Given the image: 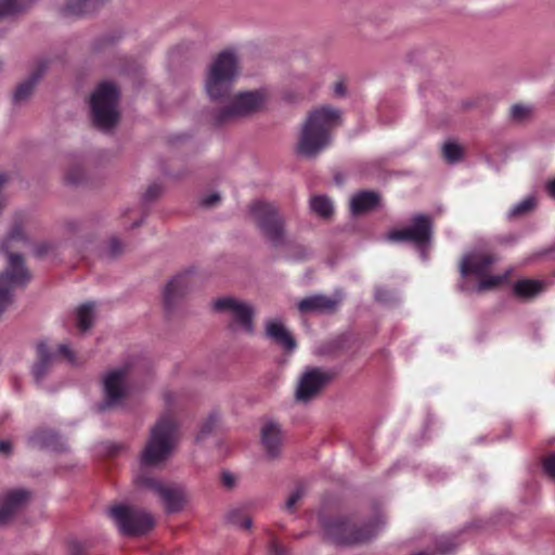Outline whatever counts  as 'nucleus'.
<instances>
[{
    "label": "nucleus",
    "instance_id": "nucleus-54",
    "mask_svg": "<svg viewBox=\"0 0 555 555\" xmlns=\"http://www.w3.org/2000/svg\"><path fill=\"white\" fill-rule=\"evenodd\" d=\"M139 224H140V222H134L133 227H138Z\"/></svg>",
    "mask_w": 555,
    "mask_h": 555
},
{
    "label": "nucleus",
    "instance_id": "nucleus-4",
    "mask_svg": "<svg viewBox=\"0 0 555 555\" xmlns=\"http://www.w3.org/2000/svg\"><path fill=\"white\" fill-rule=\"evenodd\" d=\"M496 260L493 254L465 256L460 264L459 288L465 293H482L501 285L505 276L489 275L490 268Z\"/></svg>",
    "mask_w": 555,
    "mask_h": 555
},
{
    "label": "nucleus",
    "instance_id": "nucleus-1",
    "mask_svg": "<svg viewBox=\"0 0 555 555\" xmlns=\"http://www.w3.org/2000/svg\"><path fill=\"white\" fill-rule=\"evenodd\" d=\"M238 75L236 56L229 51L217 55L212 62L205 88L209 98L223 104L212 114L216 126H222L232 120L260 111L267 101V93L262 90L240 92L232 96L234 80Z\"/></svg>",
    "mask_w": 555,
    "mask_h": 555
},
{
    "label": "nucleus",
    "instance_id": "nucleus-26",
    "mask_svg": "<svg viewBox=\"0 0 555 555\" xmlns=\"http://www.w3.org/2000/svg\"><path fill=\"white\" fill-rule=\"evenodd\" d=\"M310 207L318 216L326 219L333 214V204L328 197L324 195H315L310 201Z\"/></svg>",
    "mask_w": 555,
    "mask_h": 555
},
{
    "label": "nucleus",
    "instance_id": "nucleus-6",
    "mask_svg": "<svg viewBox=\"0 0 555 555\" xmlns=\"http://www.w3.org/2000/svg\"><path fill=\"white\" fill-rule=\"evenodd\" d=\"M119 92L112 82H101L90 96L93 125L101 130H111L119 118L117 109Z\"/></svg>",
    "mask_w": 555,
    "mask_h": 555
},
{
    "label": "nucleus",
    "instance_id": "nucleus-47",
    "mask_svg": "<svg viewBox=\"0 0 555 555\" xmlns=\"http://www.w3.org/2000/svg\"><path fill=\"white\" fill-rule=\"evenodd\" d=\"M298 255L295 257L297 260H304L308 257V249L304 246H297Z\"/></svg>",
    "mask_w": 555,
    "mask_h": 555
},
{
    "label": "nucleus",
    "instance_id": "nucleus-29",
    "mask_svg": "<svg viewBox=\"0 0 555 555\" xmlns=\"http://www.w3.org/2000/svg\"><path fill=\"white\" fill-rule=\"evenodd\" d=\"M231 326L234 331L251 333L254 330L253 314H234Z\"/></svg>",
    "mask_w": 555,
    "mask_h": 555
},
{
    "label": "nucleus",
    "instance_id": "nucleus-34",
    "mask_svg": "<svg viewBox=\"0 0 555 555\" xmlns=\"http://www.w3.org/2000/svg\"><path fill=\"white\" fill-rule=\"evenodd\" d=\"M104 309L101 302L95 300H87L79 305L74 312H94V310Z\"/></svg>",
    "mask_w": 555,
    "mask_h": 555
},
{
    "label": "nucleus",
    "instance_id": "nucleus-38",
    "mask_svg": "<svg viewBox=\"0 0 555 555\" xmlns=\"http://www.w3.org/2000/svg\"><path fill=\"white\" fill-rule=\"evenodd\" d=\"M162 193V186L157 183L151 184L144 193V199L150 202L156 199Z\"/></svg>",
    "mask_w": 555,
    "mask_h": 555
},
{
    "label": "nucleus",
    "instance_id": "nucleus-45",
    "mask_svg": "<svg viewBox=\"0 0 555 555\" xmlns=\"http://www.w3.org/2000/svg\"><path fill=\"white\" fill-rule=\"evenodd\" d=\"M271 554L272 555H286V551L282 545H280L278 543H272Z\"/></svg>",
    "mask_w": 555,
    "mask_h": 555
},
{
    "label": "nucleus",
    "instance_id": "nucleus-9",
    "mask_svg": "<svg viewBox=\"0 0 555 555\" xmlns=\"http://www.w3.org/2000/svg\"><path fill=\"white\" fill-rule=\"evenodd\" d=\"M109 516L124 535L144 534L155 525V520L150 513L124 504L112 507Z\"/></svg>",
    "mask_w": 555,
    "mask_h": 555
},
{
    "label": "nucleus",
    "instance_id": "nucleus-27",
    "mask_svg": "<svg viewBox=\"0 0 555 555\" xmlns=\"http://www.w3.org/2000/svg\"><path fill=\"white\" fill-rule=\"evenodd\" d=\"M35 0H0V18L28 8Z\"/></svg>",
    "mask_w": 555,
    "mask_h": 555
},
{
    "label": "nucleus",
    "instance_id": "nucleus-30",
    "mask_svg": "<svg viewBox=\"0 0 555 555\" xmlns=\"http://www.w3.org/2000/svg\"><path fill=\"white\" fill-rule=\"evenodd\" d=\"M534 204L535 202L532 197L525 198L512 208L511 215L513 217L525 215L534 207Z\"/></svg>",
    "mask_w": 555,
    "mask_h": 555
},
{
    "label": "nucleus",
    "instance_id": "nucleus-22",
    "mask_svg": "<svg viewBox=\"0 0 555 555\" xmlns=\"http://www.w3.org/2000/svg\"><path fill=\"white\" fill-rule=\"evenodd\" d=\"M38 361L33 366V375L36 383H40L49 371V367L54 359V354L48 350L46 343L37 345Z\"/></svg>",
    "mask_w": 555,
    "mask_h": 555
},
{
    "label": "nucleus",
    "instance_id": "nucleus-14",
    "mask_svg": "<svg viewBox=\"0 0 555 555\" xmlns=\"http://www.w3.org/2000/svg\"><path fill=\"white\" fill-rule=\"evenodd\" d=\"M331 376L327 372L311 367L300 377L296 390V397L300 401L310 400L328 380Z\"/></svg>",
    "mask_w": 555,
    "mask_h": 555
},
{
    "label": "nucleus",
    "instance_id": "nucleus-37",
    "mask_svg": "<svg viewBox=\"0 0 555 555\" xmlns=\"http://www.w3.org/2000/svg\"><path fill=\"white\" fill-rule=\"evenodd\" d=\"M304 490L301 487H297L288 496L285 506L287 509L292 511L295 504L299 501V499L302 496Z\"/></svg>",
    "mask_w": 555,
    "mask_h": 555
},
{
    "label": "nucleus",
    "instance_id": "nucleus-44",
    "mask_svg": "<svg viewBox=\"0 0 555 555\" xmlns=\"http://www.w3.org/2000/svg\"><path fill=\"white\" fill-rule=\"evenodd\" d=\"M52 248V245L49 243H41L36 247V255L38 257H41L46 254H48Z\"/></svg>",
    "mask_w": 555,
    "mask_h": 555
},
{
    "label": "nucleus",
    "instance_id": "nucleus-17",
    "mask_svg": "<svg viewBox=\"0 0 555 555\" xmlns=\"http://www.w3.org/2000/svg\"><path fill=\"white\" fill-rule=\"evenodd\" d=\"M261 441L267 453L272 457L276 456L283 443V434L280 426L272 421L266 422L261 428Z\"/></svg>",
    "mask_w": 555,
    "mask_h": 555
},
{
    "label": "nucleus",
    "instance_id": "nucleus-28",
    "mask_svg": "<svg viewBox=\"0 0 555 555\" xmlns=\"http://www.w3.org/2000/svg\"><path fill=\"white\" fill-rule=\"evenodd\" d=\"M442 154L448 163L454 164L462 158L463 149L456 143L447 142L442 147Z\"/></svg>",
    "mask_w": 555,
    "mask_h": 555
},
{
    "label": "nucleus",
    "instance_id": "nucleus-36",
    "mask_svg": "<svg viewBox=\"0 0 555 555\" xmlns=\"http://www.w3.org/2000/svg\"><path fill=\"white\" fill-rule=\"evenodd\" d=\"M375 298L384 304L386 302H390L395 299V295L393 293L382 286V288H377L376 292H375Z\"/></svg>",
    "mask_w": 555,
    "mask_h": 555
},
{
    "label": "nucleus",
    "instance_id": "nucleus-43",
    "mask_svg": "<svg viewBox=\"0 0 555 555\" xmlns=\"http://www.w3.org/2000/svg\"><path fill=\"white\" fill-rule=\"evenodd\" d=\"M221 478H222V483H223L225 487H228V488L233 487V486H234V483H235V477H234V475H232V474H231V473H229V472H224V473H222Z\"/></svg>",
    "mask_w": 555,
    "mask_h": 555
},
{
    "label": "nucleus",
    "instance_id": "nucleus-46",
    "mask_svg": "<svg viewBox=\"0 0 555 555\" xmlns=\"http://www.w3.org/2000/svg\"><path fill=\"white\" fill-rule=\"evenodd\" d=\"M334 92L337 96H343L346 93V88L343 81L335 83Z\"/></svg>",
    "mask_w": 555,
    "mask_h": 555
},
{
    "label": "nucleus",
    "instance_id": "nucleus-18",
    "mask_svg": "<svg viewBox=\"0 0 555 555\" xmlns=\"http://www.w3.org/2000/svg\"><path fill=\"white\" fill-rule=\"evenodd\" d=\"M266 335L286 351H293L296 348L294 337L280 321H268L266 324Z\"/></svg>",
    "mask_w": 555,
    "mask_h": 555
},
{
    "label": "nucleus",
    "instance_id": "nucleus-20",
    "mask_svg": "<svg viewBox=\"0 0 555 555\" xmlns=\"http://www.w3.org/2000/svg\"><path fill=\"white\" fill-rule=\"evenodd\" d=\"M29 442L33 447L53 451H59L63 448L61 437L53 430L49 429L37 430L30 436Z\"/></svg>",
    "mask_w": 555,
    "mask_h": 555
},
{
    "label": "nucleus",
    "instance_id": "nucleus-39",
    "mask_svg": "<svg viewBox=\"0 0 555 555\" xmlns=\"http://www.w3.org/2000/svg\"><path fill=\"white\" fill-rule=\"evenodd\" d=\"M57 351L61 356H63L67 362H69L70 364H76V358H75V353L72 349H69V347L67 345H60L59 348H57Z\"/></svg>",
    "mask_w": 555,
    "mask_h": 555
},
{
    "label": "nucleus",
    "instance_id": "nucleus-7",
    "mask_svg": "<svg viewBox=\"0 0 555 555\" xmlns=\"http://www.w3.org/2000/svg\"><path fill=\"white\" fill-rule=\"evenodd\" d=\"M384 521L380 518L356 528L349 519L337 518L326 520L323 524L325 534L338 545H354L364 543L377 535L383 528Z\"/></svg>",
    "mask_w": 555,
    "mask_h": 555
},
{
    "label": "nucleus",
    "instance_id": "nucleus-50",
    "mask_svg": "<svg viewBox=\"0 0 555 555\" xmlns=\"http://www.w3.org/2000/svg\"><path fill=\"white\" fill-rule=\"evenodd\" d=\"M240 526L244 529H249L251 527V519L248 517L244 518Z\"/></svg>",
    "mask_w": 555,
    "mask_h": 555
},
{
    "label": "nucleus",
    "instance_id": "nucleus-8",
    "mask_svg": "<svg viewBox=\"0 0 555 555\" xmlns=\"http://www.w3.org/2000/svg\"><path fill=\"white\" fill-rule=\"evenodd\" d=\"M250 214L263 236L274 248L286 245L284 219L271 203L258 201L250 206Z\"/></svg>",
    "mask_w": 555,
    "mask_h": 555
},
{
    "label": "nucleus",
    "instance_id": "nucleus-11",
    "mask_svg": "<svg viewBox=\"0 0 555 555\" xmlns=\"http://www.w3.org/2000/svg\"><path fill=\"white\" fill-rule=\"evenodd\" d=\"M139 483L160 498L167 513L179 512L186 503V494L181 486L163 485L153 478H141Z\"/></svg>",
    "mask_w": 555,
    "mask_h": 555
},
{
    "label": "nucleus",
    "instance_id": "nucleus-15",
    "mask_svg": "<svg viewBox=\"0 0 555 555\" xmlns=\"http://www.w3.org/2000/svg\"><path fill=\"white\" fill-rule=\"evenodd\" d=\"M29 499V492L23 489L12 490L0 498V527L21 511Z\"/></svg>",
    "mask_w": 555,
    "mask_h": 555
},
{
    "label": "nucleus",
    "instance_id": "nucleus-25",
    "mask_svg": "<svg viewBox=\"0 0 555 555\" xmlns=\"http://www.w3.org/2000/svg\"><path fill=\"white\" fill-rule=\"evenodd\" d=\"M96 0H68L64 7L66 15L79 16L95 9Z\"/></svg>",
    "mask_w": 555,
    "mask_h": 555
},
{
    "label": "nucleus",
    "instance_id": "nucleus-2",
    "mask_svg": "<svg viewBox=\"0 0 555 555\" xmlns=\"http://www.w3.org/2000/svg\"><path fill=\"white\" fill-rule=\"evenodd\" d=\"M340 125V112L331 106L311 111L299 133L297 152L304 157H315L332 141L333 130Z\"/></svg>",
    "mask_w": 555,
    "mask_h": 555
},
{
    "label": "nucleus",
    "instance_id": "nucleus-3",
    "mask_svg": "<svg viewBox=\"0 0 555 555\" xmlns=\"http://www.w3.org/2000/svg\"><path fill=\"white\" fill-rule=\"evenodd\" d=\"M14 241H26L22 221L18 219L15 220L10 233L1 244V249L8 255V266L0 273V312H3L11 304L13 291L24 288L31 279L22 255L9 251L10 244Z\"/></svg>",
    "mask_w": 555,
    "mask_h": 555
},
{
    "label": "nucleus",
    "instance_id": "nucleus-13",
    "mask_svg": "<svg viewBox=\"0 0 555 555\" xmlns=\"http://www.w3.org/2000/svg\"><path fill=\"white\" fill-rule=\"evenodd\" d=\"M127 375L128 369H117L109 371L103 380L105 391V402L100 404V410H104L108 405L119 403L120 399L127 393Z\"/></svg>",
    "mask_w": 555,
    "mask_h": 555
},
{
    "label": "nucleus",
    "instance_id": "nucleus-53",
    "mask_svg": "<svg viewBox=\"0 0 555 555\" xmlns=\"http://www.w3.org/2000/svg\"><path fill=\"white\" fill-rule=\"evenodd\" d=\"M229 520L233 524H236V520L234 519V515L233 514H230L229 516Z\"/></svg>",
    "mask_w": 555,
    "mask_h": 555
},
{
    "label": "nucleus",
    "instance_id": "nucleus-40",
    "mask_svg": "<svg viewBox=\"0 0 555 555\" xmlns=\"http://www.w3.org/2000/svg\"><path fill=\"white\" fill-rule=\"evenodd\" d=\"M109 253L113 257H116L122 253V243L118 238L113 237L109 241Z\"/></svg>",
    "mask_w": 555,
    "mask_h": 555
},
{
    "label": "nucleus",
    "instance_id": "nucleus-5",
    "mask_svg": "<svg viewBox=\"0 0 555 555\" xmlns=\"http://www.w3.org/2000/svg\"><path fill=\"white\" fill-rule=\"evenodd\" d=\"M177 444V424L173 418L164 414L151 429L150 437L140 455L143 467L157 466L165 462Z\"/></svg>",
    "mask_w": 555,
    "mask_h": 555
},
{
    "label": "nucleus",
    "instance_id": "nucleus-41",
    "mask_svg": "<svg viewBox=\"0 0 555 555\" xmlns=\"http://www.w3.org/2000/svg\"><path fill=\"white\" fill-rule=\"evenodd\" d=\"M544 469L551 477L555 478V454L545 459Z\"/></svg>",
    "mask_w": 555,
    "mask_h": 555
},
{
    "label": "nucleus",
    "instance_id": "nucleus-49",
    "mask_svg": "<svg viewBox=\"0 0 555 555\" xmlns=\"http://www.w3.org/2000/svg\"><path fill=\"white\" fill-rule=\"evenodd\" d=\"M546 190L548 194L555 198V178L547 183Z\"/></svg>",
    "mask_w": 555,
    "mask_h": 555
},
{
    "label": "nucleus",
    "instance_id": "nucleus-32",
    "mask_svg": "<svg viewBox=\"0 0 555 555\" xmlns=\"http://www.w3.org/2000/svg\"><path fill=\"white\" fill-rule=\"evenodd\" d=\"M76 325L79 332H87L94 323V314H76Z\"/></svg>",
    "mask_w": 555,
    "mask_h": 555
},
{
    "label": "nucleus",
    "instance_id": "nucleus-48",
    "mask_svg": "<svg viewBox=\"0 0 555 555\" xmlns=\"http://www.w3.org/2000/svg\"><path fill=\"white\" fill-rule=\"evenodd\" d=\"M11 450V443L7 440L0 441V452L9 453Z\"/></svg>",
    "mask_w": 555,
    "mask_h": 555
},
{
    "label": "nucleus",
    "instance_id": "nucleus-51",
    "mask_svg": "<svg viewBox=\"0 0 555 555\" xmlns=\"http://www.w3.org/2000/svg\"><path fill=\"white\" fill-rule=\"evenodd\" d=\"M451 550H452V547H450V546H442V545H440V546H439V551H440L441 553H448V552H450Z\"/></svg>",
    "mask_w": 555,
    "mask_h": 555
},
{
    "label": "nucleus",
    "instance_id": "nucleus-42",
    "mask_svg": "<svg viewBox=\"0 0 555 555\" xmlns=\"http://www.w3.org/2000/svg\"><path fill=\"white\" fill-rule=\"evenodd\" d=\"M219 201H220L219 194L212 193V194H210L208 196L203 197L202 201H201V205L204 206V207H211L216 203H218Z\"/></svg>",
    "mask_w": 555,
    "mask_h": 555
},
{
    "label": "nucleus",
    "instance_id": "nucleus-19",
    "mask_svg": "<svg viewBox=\"0 0 555 555\" xmlns=\"http://www.w3.org/2000/svg\"><path fill=\"white\" fill-rule=\"evenodd\" d=\"M47 67H48V64L46 61L38 62L37 66L31 72L30 76L16 87L15 92H14V101L15 102L25 101L30 96L35 86L37 85L39 79L42 77Z\"/></svg>",
    "mask_w": 555,
    "mask_h": 555
},
{
    "label": "nucleus",
    "instance_id": "nucleus-10",
    "mask_svg": "<svg viewBox=\"0 0 555 555\" xmlns=\"http://www.w3.org/2000/svg\"><path fill=\"white\" fill-rule=\"evenodd\" d=\"M433 234V224L428 216L420 214L412 218V224L402 229H393L387 233L390 242H411L417 246L429 243Z\"/></svg>",
    "mask_w": 555,
    "mask_h": 555
},
{
    "label": "nucleus",
    "instance_id": "nucleus-23",
    "mask_svg": "<svg viewBox=\"0 0 555 555\" xmlns=\"http://www.w3.org/2000/svg\"><path fill=\"white\" fill-rule=\"evenodd\" d=\"M544 288V284L537 280H519L514 285V293L521 299H531L540 294Z\"/></svg>",
    "mask_w": 555,
    "mask_h": 555
},
{
    "label": "nucleus",
    "instance_id": "nucleus-31",
    "mask_svg": "<svg viewBox=\"0 0 555 555\" xmlns=\"http://www.w3.org/2000/svg\"><path fill=\"white\" fill-rule=\"evenodd\" d=\"M83 179V170L80 165H74L68 168L65 175V180L69 184H79Z\"/></svg>",
    "mask_w": 555,
    "mask_h": 555
},
{
    "label": "nucleus",
    "instance_id": "nucleus-16",
    "mask_svg": "<svg viewBox=\"0 0 555 555\" xmlns=\"http://www.w3.org/2000/svg\"><path fill=\"white\" fill-rule=\"evenodd\" d=\"M341 301L343 296L340 294H334L332 296L313 295L301 299L297 308L300 312L335 310Z\"/></svg>",
    "mask_w": 555,
    "mask_h": 555
},
{
    "label": "nucleus",
    "instance_id": "nucleus-35",
    "mask_svg": "<svg viewBox=\"0 0 555 555\" xmlns=\"http://www.w3.org/2000/svg\"><path fill=\"white\" fill-rule=\"evenodd\" d=\"M218 422V416L216 414H210L207 421L203 424L199 435L197 436V439L203 438L204 436L208 435L216 423Z\"/></svg>",
    "mask_w": 555,
    "mask_h": 555
},
{
    "label": "nucleus",
    "instance_id": "nucleus-12",
    "mask_svg": "<svg viewBox=\"0 0 555 555\" xmlns=\"http://www.w3.org/2000/svg\"><path fill=\"white\" fill-rule=\"evenodd\" d=\"M195 282L193 270H186L173 276L163 291V302L166 309L175 308L191 291Z\"/></svg>",
    "mask_w": 555,
    "mask_h": 555
},
{
    "label": "nucleus",
    "instance_id": "nucleus-33",
    "mask_svg": "<svg viewBox=\"0 0 555 555\" xmlns=\"http://www.w3.org/2000/svg\"><path fill=\"white\" fill-rule=\"evenodd\" d=\"M530 113L529 107L521 105V104H515L511 107V116L514 120L520 121L524 118H526Z\"/></svg>",
    "mask_w": 555,
    "mask_h": 555
},
{
    "label": "nucleus",
    "instance_id": "nucleus-24",
    "mask_svg": "<svg viewBox=\"0 0 555 555\" xmlns=\"http://www.w3.org/2000/svg\"><path fill=\"white\" fill-rule=\"evenodd\" d=\"M212 308L215 310H228V312L247 313L254 312V308L245 301L237 300L233 297H222L214 301Z\"/></svg>",
    "mask_w": 555,
    "mask_h": 555
},
{
    "label": "nucleus",
    "instance_id": "nucleus-52",
    "mask_svg": "<svg viewBox=\"0 0 555 555\" xmlns=\"http://www.w3.org/2000/svg\"><path fill=\"white\" fill-rule=\"evenodd\" d=\"M412 555H431V554L429 552L423 551V552L414 553Z\"/></svg>",
    "mask_w": 555,
    "mask_h": 555
},
{
    "label": "nucleus",
    "instance_id": "nucleus-21",
    "mask_svg": "<svg viewBox=\"0 0 555 555\" xmlns=\"http://www.w3.org/2000/svg\"><path fill=\"white\" fill-rule=\"evenodd\" d=\"M379 203V195L373 191H362L353 195L350 209L353 215H361L374 209Z\"/></svg>",
    "mask_w": 555,
    "mask_h": 555
}]
</instances>
